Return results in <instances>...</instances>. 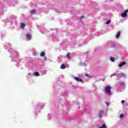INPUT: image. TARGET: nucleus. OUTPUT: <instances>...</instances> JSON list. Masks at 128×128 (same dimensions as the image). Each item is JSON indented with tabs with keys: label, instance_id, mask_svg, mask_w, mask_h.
Returning a JSON list of instances; mask_svg holds the SVG:
<instances>
[{
	"label": "nucleus",
	"instance_id": "obj_3",
	"mask_svg": "<svg viewBox=\"0 0 128 128\" xmlns=\"http://www.w3.org/2000/svg\"><path fill=\"white\" fill-rule=\"evenodd\" d=\"M104 112V110H100L98 112V116L100 118H102V114H103Z\"/></svg>",
	"mask_w": 128,
	"mask_h": 128
},
{
	"label": "nucleus",
	"instance_id": "obj_24",
	"mask_svg": "<svg viewBox=\"0 0 128 128\" xmlns=\"http://www.w3.org/2000/svg\"><path fill=\"white\" fill-rule=\"evenodd\" d=\"M86 76H88V74H86Z\"/></svg>",
	"mask_w": 128,
	"mask_h": 128
},
{
	"label": "nucleus",
	"instance_id": "obj_11",
	"mask_svg": "<svg viewBox=\"0 0 128 128\" xmlns=\"http://www.w3.org/2000/svg\"><path fill=\"white\" fill-rule=\"evenodd\" d=\"M40 56H46V53H44V52H41Z\"/></svg>",
	"mask_w": 128,
	"mask_h": 128
},
{
	"label": "nucleus",
	"instance_id": "obj_18",
	"mask_svg": "<svg viewBox=\"0 0 128 128\" xmlns=\"http://www.w3.org/2000/svg\"><path fill=\"white\" fill-rule=\"evenodd\" d=\"M116 76V74L114 73L113 74L111 75V76Z\"/></svg>",
	"mask_w": 128,
	"mask_h": 128
},
{
	"label": "nucleus",
	"instance_id": "obj_10",
	"mask_svg": "<svg viewBox=\"0 0 128 128\" xmlns=\"http://www.w3.org/2000/svg\"><path fill=\"white\" fill-rule=\"evenodd\" d=\"M30 12L32 14H34L36 13V10H30Z\"/></svg>",
	"mask_w": 128,
	"mask_h": 128
},
{
	"label": "nucleus",
	"instance_id": "obj_12",
	"mask_svg": "<svg viewBox=\"0 0 128 128\" xmlns=\"http://www.w3.org/2000/svg\"><path fill=\"white\" fill-rule=\"evenodd\" d=\"M24 26H26V24L24 23H22L20 24V28H24Z\"/></svg>",
	"mask_w": 128,
	"mask_h": 128
},
{
	"label": "nucleus",
	"instance_id": "obj_14",
	"mask_svg": "<svg viewBox=\"0 0 128 128\" xmlns=\"http://www.w3.org/2000/svg\"><path fill=\"white\" fill-rule=\"evenodd\" d=\"M70 53H68L67 54H66V58H68V60H70Z\"/></svg>",
	"mask_w": 128,
	"mask_h": 128
},
{
	"label": "nucleus",
	"instance_id": "obj_7",
	"mask_svg": "<svg viewBox=\"0 0 128 128\" xmlns=\"http://www.w3.org/2000/svg\"><path fill=\"white\" fill-rule=\"evenodd\" d=\"M124 64H126V62H121L118 64V66H120V68H122V66H124Z\"/></svg>",
	"mask_w": 128,
	"mask_h": 128
},
{
	"label": "nucleus",
	"instance_id": "obj_5",
	"mask_svg": "<svg viewBox=\"0 0 128 128\" xmlns=\"http://www.w3.org/2000/svg\"><path fill=\"white\" fill-rule=\"evenodd\" d=\"M74 80H76V82H82V78H80L78 77H75Z\"/></svg>",
	"mask_w": 128,
	"mask_h": 128
},
{
	"label": "nucleus",
	"instance_id": "obj_9",
	"mask_svg": "<svg viewBox=\"0 0 128 128\" xmlns=\"http://www.w3.org/2000/svg\"><path fill=\"white\" fill-rule=\"evenodd\" d=\"M98 128H107L106 126V125L105 124H102V126Z\"/></svg>",
	"mask_w": 128,
	"mask_h": 128
},
{
	"label": "nucleus",
	"instance_id": "obj_23",
	"mask_svg": "<svg viewBox=\"0 0 128 128\" xmlns=\"http://www.w3.org/2000/svg\"><path fill=\"white\" fill-rule=\"evenodd\" d=\"M29 76H30V73H28Z\"/></svg>",
	"mask_w": 128,
	"mask_h": 128
},
{
	"label": "nucleus",
	"instance_id": "obj_16",
	"mask_svg": "<svg viewBox=\"0 0 128 128\" xmlns=\"http://www.w3.org/2000/svg\"><path fill=\"white\" fill-rule=\"evenodd\" d=\"M110 60H111V62H114V58L112 57H111L110 58Z\"/></svg>",
	"mask_w": 128,
	"mask_h": 128
},
{
	"label": "nucleus",
	"instance_id": "obj_13",
	"mask_svg": "<svg viewBox=\"0 0 128 128\" xmlns=\"http://www.w3.org/2000/svg\"><path fill=\"white\" fill-rule=\"evenodd\" d=\"M34 75L36 76H40V74H38V72H34Z\"/></svg>",
	"mask_w": 128,
	"mask_h": 128
},
{
	"label": "nucleus",
	"instance_id": "obj_4",
	"mask_svg": "<svg viewBox=\"0 0 128 128\" xmlns=\"http://www.w3.org/2000/svg\"><path fill=\"white\" fill-rule=\"evenodd\" d=\"M26 38H28V40H32V36L30 34H26Z\"/></svg>",
	"mask_w": 128,
	"mask_h": 128
},
{
	"label": "nucleus",
	"instance_id": "obj_15",
	"mask_svg": "<svg viewBox=\"0 0 128 128\" xmlns=\"http://www.w3.org/2000/svg\"><path fill=\"white\" fill-rule=\"evenodd\" d=\"M110 24V20H108L106 22V24Z\"/></svg>",
	"mask_w": 128,
	"mask_h": 128
},
{
	"label": "nucleus",
	"instance_id": "obj_25",
	"mask_svg": "<svg viewBox=\"0 0 128 128\" xmlns=\"http://www.w3.org/2000/svg\"><path fill=\"white\" fill-rule=\"evenodd\" d=\"M80 108V107L79 106V107H78V108Z\"/></svg>",
	"mask_w": 128,
	"mask_h": 128
},
{
	"label": "nucleus",
	"instance_id": "obj_6",
	"mask_svg": "<svg viewBox=\"0 0 128 128\" xmlns=\"http://www.w3.org/2000/svg\"><path fill=\"white\" fill-rule=\"evenodd\" d=\"M120 31H118L116 36V38H120Z\"/></svg>",
	"mask_w": 128,
	"mask_h": 128
},
{
	"label": "nucleus",
	"instance_id": "obj_19",
	"mask_svg": "<svg viewBox=\"0 0 128 128\" xmlns=\"http://www.w3.org/2000/svg\"><path fill=\"white\" fill-rule=\"evenodd\" d=\"M120 118H124V114L120 115Z\"/></svg>",
	"mask_w": 128,
	"mask_h": 128
},
{
	"label": "nucleus",
	"instance_id": "obj_2",
	"mask_svg": "<svg viewBox=\"0 0 128 128\" xmlns=\"http://www.w3.org/2000/svg\"><path fill=\"white\" fill-rule=\"evenodd\" d=\"M110 90H112V88L110 86H106L105 88V92L106 94H110Z\"/></svg>",
	"mask_w": 128,
	"mask_h": 128
},
{
	"label": "nucleus",
	"instance_id": "obj_8",
	"mask_svg": "<svg viewBox=\"0 0 128 128\" xmlns=\"http://www.w3.org/2000/svg\"><path fill=\"white\" fill-rule=\"evenodd\" d=\"M60 68L62 70H64V68H66V64H62L61 65Z\"/></svg>",
	"mask_w": 128,
	"mask_h": 128
},
{
	"label": "nucleus",
	"instance_id": "obj_22",
	"mask_svg": "<svg viewBox=\"0 0 128 128\" xmlns=\"http://www.w3.org/2000/svg\"><path fill=\"white\" fill-rule=\"evenodd\" d=\"M82 18H84V16H82L80 18L81 20H82Z\"/></svg>",
	"mask_w": 128,
	"mask_h": 128
},
{
	"label": "nucleus",
	"instance_id": "obj_1",
	"mask_svg": "<svg viewBox=\"0 0 128 128\" xmlns=\"http://www.w3.org/2000/svg\"><path fill=\"white\" fill-rule=\"evenodd\" d=\"M128 10L126 9L124 10V12L121 14L122 18H126L128 16Z\"/></svg>",
	"mask_w": 128,
	"mask_h": 128
},
{
	"label": "nucleus",
	"instance_id": "obj_21",
	"mask_svg": "<svg viewBox=\"0 0 128 128\" xmlns=\"http://www.w3.org/2000/svg\"><path fill=\"white\" fill-rule=\"evenodd\" d=\"M106 105L107 106H108V102H106Z\"/></svg>",
	"mask_w": 128,
	"mask_h": 128
},
{
	"label": "nucleus",
	"instance_id": "obj_17",
	"mask_svg": "<svg viewBox=\"0 0 128 128\" xmlns=\"http://www.w3.org/2000/svg\"><path fill=\"white\" fill-rule=\"evenodd\" d=\"M121 76L123 78H126V74H124V73H121Z\"/></svg>",
	"mask_w": 128,
	"mask_h": 128
},
{
	"label": "nucleus",
	"instance_id": "obj_20",
	"mask_svg": "<svg viewBox=\"0 0 128 128\" xmlns=\"http://www.w3.org/2000/svg\"><path fill=\"white\" fill-rule=\"evenodd\" d=\"M125 102H126V101L124 100H122V104H124Z\"/></svg>",
	"mask_w": 128,
	"mask_h": 128
}]
</instances>
